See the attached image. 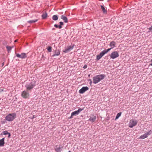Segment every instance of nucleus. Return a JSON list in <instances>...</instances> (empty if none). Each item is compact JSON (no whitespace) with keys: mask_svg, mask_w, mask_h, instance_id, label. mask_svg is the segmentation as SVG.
I'll list each match as a JSON object with an SVG mask.
<instances>
[{"mask_svg":"<svg viewBox=\"0 0 152 152\" xmlns=\"http://www.w3.org/2000/svg\"><path fill=\"white\" fill-rule=\"evenodd\" d=\"M16 117V114L15 113H9L5 117V121H4L3 123H6V121H13Z\"/></svg>","mask_w":152,"mask_h":152,"instance_id":"nucleus-1","label":"nucleus"},{"mask_svg":"<svg viewBox=\"0 0 152 152\" xmlns=\"http://www.w3.org/2000/svg\"><path fill=\"white\" fill-rule=\"evenodd\" d=\"M104 77V75H98L94 77L93 78V83L94 84H96L103 79Z\"/></svg>","mask_w":152,"mask_h":152,"instance_id":"nucleus-2","label":"nucleus"},{"mask_svg":"<svg viewBox=\"0 0 152 152\" xmlns=\"http://www.w3.org/2000/svg\"><path fill=\"white\" fill-rule=\"evenodd\" d=\"M111 48H108L107 49L104 50L103 51L100 53L99 55L96 56V60H99L105 54L107 53L110 50Z\"/></svg>","mask_w":152,"mask_h":152,"instance_id":"nucleus-3","label":"nucleus"},{"mask_svg":"<svg viewBox=\"0 0 152 152\" xmlns=\"http://www.w3.org/2000/svg\"><path fill=\"white\" fill-rule=\"evenodd\" d=\"M83 110V108H79L77 110L72 112L71 113V116L69 118V119L72 118H73V116H75L78 115L79 113Z\"/></svg>","mask_w":152,"mask_h":152,"instance_id":"nucleus-4","label":"nucleus"},{"mask_svg":"<svg viewBox=\"0 0 152 152\" xmlns=\"http://www.w3.org/2000/svg\"><path fill=\"white\" fill-rule=\"evenodd\" d=\"M137 122L136 120L133 119L131 120L129 124V126L130 128H132L135 126L137 124Z\"/></svg>","mask_w":152,"mask_h":152,"instance_id":"nucleus-5","label":"nucleus"},{"mask_svg":"<svg viewBox=\"0 0 152 152\" xmlns=\"http://www.w3.org/2000/svg\"><path fill=\"white\" fill-rule=\"evenodd\" d=\"M152 133V131L151 130H150L148 132H147L146 133L144 134L141 136L140 137L139 139H144L145 138H147L148 137V136L149 135H150Z\"/></svg>","mask_w":152,"mask_h":152,"instance_id":"nucleus-6","label":"nucleus"},{"mask_svg":"<svg viewBox=\"0 0 152 152\" xmlns=\"http://www.w3.org/2000/svg\"><path fill=\"white\" fill-rule=\"evenodd\" d=\"M63 146L61 145H58L54 146V149L57 152H61V149L63 148Z\"/></svg>","mask_w":152,"mask_h":152,"instance_id":"nucleus-7","label":"nucleus"},{"mask_svg":"<svg viewBox=\"0 0 152 152\" xmlns=\"http://www.w3.org/2000/svg\"><path fill=\"white\" fill-rule=\"evenodd\" d=\"M119 56V54L117 51H115L112 53L110 55L111 58L112 59L115 58Z\"/></svg>","mask_w":152,"mask_h":152,"instance_id":"nucleus-8","label":"nucleus"},{"mask_svg":"<svg viewBox=\"0 0 152 152\" xmlns=\"http://www.w3.org/2000/svg\"><path fill=\"white\" fill-rule=\"evenodd\" d=\"M74 46V45H73L72 46H69L67 47V48L63 51V52L65 53H66L69 52L73 48Z\"/></svg>","mask_w":152,"mask_h":152,"instance_id":"nucleus-9","label":"nucleus"},{"mask_svg":"<svg viewBox=\"0 0 152 152\" xmlns=\"http://www.w3.org/2000/svg\"><path fill=\"white\" fill-rule=\"evenodd\" d=\"M16 56L18 58H20L22 59L26 57V54L24 53H22L21 54H19L18 53L17 54Z\"/></svg>","mask_w":152,"mask_h":152,"instance_id":"nucleus-10","label":"nucleus"},{"mask_svg":"<svg viewBox=\"0 0 152 152\" xmlns=\"http://www.w3.org/2000/svg\"><path fill=\"white\" fill-rule=\"evenodd\" d=\"M88 89V88L87 87H83L79 91V92L80 94H83Z\"/></svg>","mask_w":152,"mask_h":152,"instance_id":"nucleus-11","label":"nucleus"},{"mask_svg":"<svg viewBox=\"0 0 152 152\" xmlns=\"http://www.w3.org/2000/svg\"><path fill=\"white\" fill-rule=\"evenodd\" d=\"M34 85H33L31 83H30L29 85H27L26 86V89L28 90H30L31 89L34 88Z\"/></svg>","mask_w":152,"mask_h":152,"instance_id":"nucleus-12","label":"nucleus"},{"mask_svg":"<svg viewBox=\"0 0 152 152\" xmlns=\"http://www.w3.org/2000/svg\"><path fill=\"white\" fill-rule=\"evenodd\" d=\"M6 134H8V137L9 138H10V137L11 136V134L10 133L8 132L7 131H3L2 133L0 134L1 135H6Z\"/></svg>","mask_w":152,"mask_h":152,"instance_id":"nucleus-13","label":"nucleus"},{"mask_svg":"<svg viewBox=\"0 0 152 152\" xmlns=\"http://www.w3.org/2000/svg\"><path fill=\"white\" fill-rule=\"evenodd\" d=\"M96 116L93 115L89 119V121H91L92 122H94L95 121L96 119Z\"/></svg>","mask_w":152,"mask_h":152,"instance_id":"nucleus-14","label":"nucleus"},{"mask_svg":"<svg viewBox=\"0 0 152 152\" xmlns=\"http://www.w3.org/2000/svg\"><path fill=\"white\" fill-rule=\"evenodd\" d=\"M61 19H63L65 23H67L68 22V19L66 17L64 16L63 15L61 16Z\"/></svg>","mask_w":152,"mask_h":152,"instance_id":"nucleus-15","label":"nucleus"},{"mask_svg":"<svg viewBox=\"0 0 152 152\" xmlns=\"http://www.w3.org/2000/svg\"><path fill=\"white\" fill-rule=\"evenodd\" d=\"M4 138L0 140V147L3 146L4 145Z\"/></svg>","mask_w":152,"mask_h":152,"instance_id":"nucleus-16","label":"nucleus"},{"mask_svg":"<svg viewBox=\"0 0 152 152\" xmlns=\"http://www.w3.org/2000/svg\"><path fill=\"white\" fill-rule=\"evenodd\" d=\"M115 42L112 41L110 42V46L111 47V49L113 48L115 46Z\"/></svg>","mask_w":152,"mask_h":152,"instance_id":"nucleus-17","label":"nucleus"},{"mask_svg":"<svg viewBox=\"0 0 152 152\" xmlns=\"http://www.w3.org/2000/svg\"><path fill=\"white\" fill-rule=\"evenodd\" d=\"M42 16L43 19H45L48 16V14L46 12H45V13H43Z\"/></svg>","mask_w":152,"mask_h":152,"instance_id":"nucleus-18","label":"nucleus"},{"mask_svg":"<svg viewBox=\"0 0 152 152\" xmlns=\"http://www.w3.org/2000/svg\"><path fill=\"white\" fill-rule=\"evenodd\" d=\"M60 52L59 50H57L55 51V54L53 55V56H58L60 55Z\"/></svg>","mask_w":152,"mask_h":152,"instance_id":"nucleus-19","label":"nucleus"},{"mask_svg":"<svg viewBox=\"0 0 152 152\" xmlns=\"http://www.w3.org/2000/svg\"><path fill=\"white\" fill-rule=\"evenodd\" d=\"M101 7L102 10L103 11V12L104 13H106L107 11L105 9V8L104 7V6L102 5H101Z\"/></svg>","mask_w":152,"mask_h":152,"instance_id":"nucleus-20","label":"nucleus"},{"mask_svg":"<svg viewBox=\"0 0 152 152\" xmlns=\"http://www.w3.org/2000/svg\"><path fill=\"white\" fill-rule=\"evenodd\" d=\"M121 112H120V113H118L116 115V118H115V120H116L117 119H118L121 116Z\"/></svg>","mask_w":152,"mask_h":152,"instance_id":"nucleus-21","label":"nucleus"},{"mask_svg":"<svg viewBox=\"0 0 152 152\" xmlns=\"http://www.w3.org/2000/svg\"><path fill=\"white\" fill-rule=\"evenodd\" d=\"M6 48L7 49L8 52L9 53L11 52L12 48V47H10V46H6Z\"/></svg>","mask_w":152,"mask_h":152,"instance_id":"nucleus-22","label":"nucleus"},{"mask_svg":"<svg viewBox=\"0 0 152 152\" xmlns=\"http://www.w3.org/2000/svg\"><path fill=\"white\" fill-rule=\"evenodd\" d=\"M52 19L54 20H56L58 19V17L56 15H54L53 16Z\"/></svg>","mask_w":152,"mask_h":152,"instance_id":"nucleus-23","label":"nucleus"},{"mask_svg":"<svg viewBox=\"0 0 152 152\" xmlns=\"http://www.w3.org/2000/svg\"><path fill=\"white\" fill-rule=\"evenodd\" d=\"M38 20L37 19H36L34 20H30L29 21H28V22L29 23H35L36 22H37Z\"/></svg>","mask_w":152,"mask_h":152,"instance_id":"nucleus-24","label":"nucleus"},{"mask_svg":"<svg viewBox=\"0 0 152 152\" xmlns=\"http://www.w3.org/2000/svg\"><path fill=\"white\" fill-rule=\"evenodd\" d=\"M48 50L49 52H51L52 51V47L50 46H49L48 48Z\"/></svg>","mask_w":152,"mask_h":152,"instance_id":"nucleus-25","label":"nucleus"},{"mask_svg":"<svg viewBox=\"0 0 152 152\" xmlns=\"http://www.w3.org/2000/svg\"><path fill=\"white\" fill-rule=\"evenodd\" d=\"M27 93L26 92V91H24L23 92L22 95H27Z\"/></svg>","mask_w":152,"mask_h":152,"instance_id":"nucleus-26","label":"nucleus"},{"mask_svg":"<svg viewBox=\"0 0 152 152\" xmlns=\"http://www.w3.org/2000/svg\"><path fill=\"white\" fill-rule=\"evenodd\" d=\"M45 59V57L43 55H42V59L43 60H44Z\"/></svg>","mask_w":152,"mask_h":152,"instance_id":"nucleus-27","label":"nucleus"},{"mask_svg":"<svg viewBox=\"0 0 152 152\" xmlns=\"http://www.w3.org/2000/svg\"><path fill=\"white\" fill-rule=\"evenodd\" d=\"M149 29L151 31H152V26L149 28Z\"/></svg>","mask_w":152,"mask_h":152,"instance_id":"nucleus-28","label":"nucleus"},{"mask_svg":"<svg viewBox=\"0 0 152 152\" xmlns=\"http://www.w3.org/2000/svg\"><path fill=\"white\" fill-rule=\"evenodd\" d=\"M60 25H63L64 24L62 22H60Z\"/></svg>","mask_w":152,"mask_h":152,"instance_id":"nucleus-29","label":"nucleus"},{"mask_svg":"<svg viewBox=\"0 0 152 152\" xmlns=\"http://www.w3.org/2000/svg\"><path fill=\"white\" fill-rule=\"evenodd\" d=\"M23 96V97L24 98H26L27 97V96L24 95V96Z\"/></svg>","mask_w":152,"mask_h":152,"instance_id":"nucleus-30","label":"nucleus"},{"mask_svg":"<svg viewBox=\"0 0 152 152\" xmlns=\"http://www.w3.org/2000/svg\"><path fill=\"white\" fill-rule=\"evenodd\" d=\"M36 118V117L35 116V115H33L31 117V118L32 119H33V118Z\"/></svg>","mask_w":152,"mask_h":152,"instance_id":"nucleus-31","label":"nucleus"},{"mask_svg":"<svg viewBox=\"0 0 152 152\" xmlns=\"http://www.w3.org/2000/svg\"><path fill=\"white\" fill-rule=\"evenodd\" d=\"M54 26H55V27L56 28H58V25H56V24H55V25H54Z\"/></svg>","mask_w":152,"mask_h":152,"instance_id":"nucleus-32","label":"nucleus"},{"mask_svg":"<svg viewBox=\"0 0 152 152\" xmlns=\"http://www.w3.org/2000/svg\"><path fill=\"white\" fill-rule=\"evenodd\" d=\"M58 28H62V26H61V25H59L58 26Z\"/></svg>","mask_w":152,"mask_h":152,"instance_id":"nucleus-33","label":"nucleus"},{"mask_svg":"<svg viewBox=\"0 0 152 152\" xmlns=\"http://www.w3.org/2000/svg\"><path fill=\"white\" fill-rule=\"evenodd\" d=\"M18 39H16V40H15V42H18Z\"/></svg>","mask_w":152,"mask_h":152,"instance_id":"nucleus-34","label":"nucleus"},{"mask_svg":"<svg viewBox=\"0 0 152 152\" xmlns=\"http://www.w3.org/2000/svg\"><path fill=\"white\" fill-rule=\"evenodd\" d=\"M87 67V66H84V68H86V67Z\"/></svg>","mask_w":152,"mask_h":152,"instance_id":"nucleus-35","label":"nucleus"},{"mask_svg":"<svg viewBox=\"0 0 152 152\" xmlns=\"http://www.w3.org/2000/svg\"><path fill=\"white\" fill-rule=\"evenodd\" d=\"M92 83V81H91V80H90V83Z\"/></svg>","mask_w":152,"mask_h":152,"instance_id":"nucleus-36","label":"nucleus"},{"mask_svg":"<svg viewBox=\"0 0 152 152\" xmlns=\"http://www.w3.org/2000/svg\"><path fill=\"white\" fill-rule=\"evenodd\" d=\"M150 65H151L152 66V63L151 64H150Z\"/></svg>","mask_w":152,"mask_h":152,"instance_id":"nucleus-37","label":"nucleus"},{"mask_svg":"<svg viewBox=\"0 0 152 152\" xmlns=\"http://www.w3.org/2000/svg\"><path fill=\"white\" fill-rule=\"evenodd\" d=\"M151 62H152V59H151Z\"/></svg>","mask_w":152,"mask_h":152,"instance_id":"nucleus-38","label":"nucleus"},{"mask_svg":"<svg viewBox=\"0 0 152 152\" xmlns=\"http://www.w3.org/2000/svg\"><path fill=\"white\" fill-rule=\"evenodd\" d=\"M68 152H72L70 151H69Z\"/></svg>","mask_w":152,"mask_h":152,"instance_id":"nucleus-39","label":"nucleus"},{"mask_svg":"<svg viewBox=\"0 0 152 152\" xmlns=\"http://www.w3.org/2000/svg\"><path fill=\"white\" fill-rule=\"evenodd\" d=\"M12 48H13V46H12Z\"/></svg>","mask_w":152,"mask_h":152,"instance_id":"nucleus-40","label":"nucleus"}]
</instances>
